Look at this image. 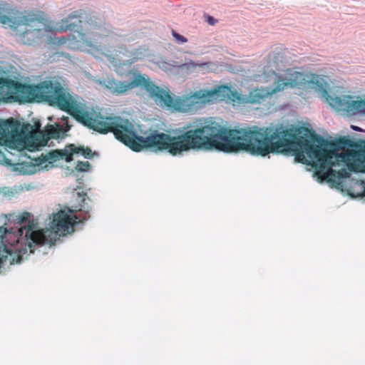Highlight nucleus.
<instances>
[{
  "label": "nucleus",
  "mask_w": 365,
  "mask_h": 365,
  "mask_svg": "<svg viewBox=\"0 0 365 365\" xmlns=\"http://www.w3.org/2000/svg\"><path fill=\"white\" fill-rule=\"evenodd\" d=\"M207 22L210 24V25H215L217 22V20L215 19L214 17L211 16H208L207 17Z\"/></svg>",
  "instance_id": "obj_18"
},
{
  "label": "nucleus",
  "mask_w": 365,
  "mask_h": 365,
  "mask_svg": "<svg viewBox=\"0 0 365 365\" xmlns=\"http://www.w3.org/2000/svg\"><path fill=\"white\" fill-rule=\"evenodd\" d=\"M297 77L299 78V81L304 80L303 75L301 73L296 72Z\"/></svg>",
  "instance_id": "obj_21"
},
{
  "label": "nucleus",
  "mask_w": 365,
  "mask_h": 365,
  "mask_svg": "<svg viewBox=\"0 0 365 365\" xmlns=\"http://www.w3.org/2000/svg\"><path fill=\"white\" fill-rule=\"evenodd\" d=\"M76 195L78 204L74 210H60L54 214L50 229L39 230L38 223L31 219L32 215L29 212L6 215V222L0 226V242L10 240L9 245L15 250H22L21 260L28 252L34 253L36 246L53 245L59 236L66 235L70 230L73 232L75 225L90 217L91 207L86 202L91 200L89 197L83 191L78 192Z\"/></svg>",
  "instance_id": "obj_2"
},
{
  "label": "nucleus",
  "mask_w": 365,
  "mask_h": 365,
  "mask_svg": "<svg viewBox=\"0 0 365 365\" xmlns=\"http://www.w3.org/2000/svg\"><path fill=\"white\" fill-rule=\"evenodd\" d=\"M359 185L363 188V191L360 194V195L361 196H365V182L364 181H361Z\"/></svg>",
  "instance_id": "obj_19"
},
{
  "label": "nucleus",
  "mask_w": 365,
  "mask_h": 365,
  "mask_svg": "<svg viewBox=\"0 0 365 365\" xmlns=\"http://www.w3.org/2000/svg\"><path fill=\"white\" fill-rule=\"evenodd\" d=\"M210 66V62H204V63H195L192 61H190L187 63H183L182 66H181V68L182 69H185V70H187V71H195L197 68H202V69H205V68H209Z\"/></svg>",
  "instance_id": "obj_12"
},
{
  "label": "nucleus",
  "mask_w": 365,
  "mask_h": 365,
  "mask_svg": "<svg viewBox=\"0 0 365 365\" xmlns=\"http://www.w3.org/2000/svg\"><path fill=\"white\" fill-rule=\"evenodd\" d=\"M67 41V38H65V37H61V38H59L58 40V43L59 44H63L66 42Z\"/></svg>",
  "instance_id": "obj_20"
},
{
  "label": "nucleus",
  "mask_w": 365,
  "mask_h": 365,
  "mask_svg": "<svg viewBox=\"0 0 365 365\" xmlns=\"http://www.w3.org/2000/svg\"><path fill=\"white\" fill-rule=\"evenodd\" d=\"M103 85L114 95L123 94L135 87L143 86L158 105L187 113H195L207 104L217 101L221 94L224 96L225 93L227 94L230 91L227 86H220L210 90L200 89L189 96L178 97L174 100L168 91L155 85L140 74L135 76L130 82L108 79Z\"/></svg>",
  "instance_id": "obj_3"
},
{
  "label": "nucleus",
  "mask_w": 365,
  "mask_h": 365,
  "mask_svg": "<svg viewBox=\"0 0 365 365\" xmlns=\"http://www.w3.org/2000/svg\"><path fill=\"white\" fill-rule=\"evenodd\" d=\"M312 140L315 144L282 126L231 130L213 121L201 126V149L226 153L244 150L266 156L292 148L295 160L314 168L321 180L331 182L349 178L350 172L354 170V164L349 161L355 153L344 148L352 145L351 140L341 138L333 143L317 134L312 135Z\"/></svg>",
  "instance_id": "obj_1"
},
{
  "label": "nucleus",
  "mask_w": 365,
  "mask_h": 365,
  "mask_svg": "<svg viewBox=\"0 0 365 365\" xmlns=\"http://www.w3.org/2000/svg\"><path fill=\"white\" fill-rule=\"evenodd\" d=\"M89 167L90 164L88 162H78L76 168L79 171H87Z\"/></svg>",
  "instance_id": "obj_15"
},
{
  "label": "nucleus",
  "mask_w": 365,
  "mask_h": 365,
  "mask_svg": "<svg viewBox=\"0 0 365 365\" xmlns=\"http://www.w3.org/2000/svg\"><path fill=\"white\" fill-rule=\"evenodd\" d=\"M351 128L354 130H356V131L360 130V129L358 127H356V126L352 125Z\"/></svg>",
  "instance_id": "obj_22"
},
{
  "label": "nucleus",
  "mask_w": 365,
  "mask_h": 365,
  "mask_svg": "<svg viewBox=\"0 0 365 365\" xmlns=\"http://www.w3.org/2000/svg\"><path fill=\"white\" fill-rule=\"evenodd\" d=\"M62 154L61 150H56L48 153L46 155H42L43 159H39L38 164L41 165L45 162L54 163L62 158Z\"/></svg>",
  "instance_id": "obj_10"
},
{
  "label": "nucleus",
  "mask_w": 365,
  "mask_h": 365,
  "mask_svg": "<svg viewBox=\"0 0 365 365\" xmlns=\"http://www.w3.org/2000/svg\"><path fill=\"white\" fill-rule=\"evenodd\" d=\"M62 158L64 159L66 162L69 163L73 160V155L72 153L68 150H61Z\"/></svg>",
  "instance_id": "obj_14"
},
{
  "label": "nucleus",
  "mask_w": 365,
  "mask_h": 365,
  "mask_svg": "<svg viewBox=\"0 0 365 365\" xmlns=\"http://www.w3.org/2000/svg\"><path fill=\"white\" fill-rule=\"evenodd\" d=\"M69 148V150L71 151V153H72V155L75 154V153H81V151L83 150V146H76L75 145L73 144H71L68 147Z\"/></svg>",
  "instance_id": "obj_16"
},
{
  "label": "nucleus",
  "mask_w": 365,
  "mask_h": 365,
  "mask_svg": "<svg viewBox=\"0 0 365 365\" xmlns=\"http://www.w3.org/2000/svg\"><path fill=\"white\" fill-rule=\"evenodd\" d=\"M298 84L297 81L289 82L285 79H278L274 82L275 87L269 91H265L263 89H254L250 91L248 96V101L250 103H260L269 95L282 91L285 87L290 86L294 87Z\"/></svg>",
  "instance_id": "obj_8"
},
{
  "label": "nucleus",
  "mask_w": 365,
  "mask_h": 365,
  "mask_svg": "<svg viewBox=\"0 0 365 365\" xmlns=\"http://www.w3.org/2000/svg\"><path fill=\"white\" fill-rule=\"evenodd\" d=\"M172 35L175 38V41L179 43H184L187 42V38L179 34L178 33H177L176 31H175L173 30L172 31Z\"/></svg>",
  "instance_id": "obj_13"
},
{
  "label": "nucleus",
  "mask_w": 365,
  "mask_h": 365,
  "mask_svg": "<svg viewBox=\"0 0 365 365\" xmlns=\"http://www.w3.org/2000/svg\"><path fill=\"white\" fill-rule=\"evenodd\" d=\"M31 126L29 123L21 124L13 118L0 120V145L11 148L22 146Z\"/></svg>",
  "instance_id": "obj_6"
},
{
  "label": "nucleus",
  "mask_w": 365,
  "mask_h": 365,
  "mask_svg": "<svg viewBox=\"0 0 365 365\" xmlns=\"http://www.w3.org/2000/svg\"><path fill=\"white\" fill-rule=\"evenodd\" d=\"M81 155L86 158H90L92 157V151L89 148H85L83 147V150L81 151Z\"/></svg>",
  "instance_id": "obj_17"
},
{
  "label": "nucleus",
  "mask_w": 365,
  "mask_h": 365,
  "mask_svg": "<svg viewBox=\"0 0 365 365\" xmlns=\"http://www.w3.org/2000/svg\"><path fill=\"white\" fill-rule=\"evenodd\" d=\"M312 84H316L319 91H322V96L329 101L331 106L339 111H344L349 115H356L358 113L365 114V100L353 101L351 96H343L331 97L329 96L327 90L324 88L322 83L317 80H311Z\"/></svg>",
  "instance_id": "obj_7"
},
{
  "label": "nucleus",
  "mask_w": 365,
  "mask_h": 365,
  "mask_svg": "<svg viewBox=\"0 0 365 365\" xmlns=\"http://www.w3.org/2000/svg\"><path fill=\"white\" fill-rule=\"evenodd\" d=\"M11 9L8 4L0 1V22L12 24L15 28L26 26V30L20 34L19 40L24 44L32 45L48 32L53 31L48 24L43 12L25 11L19 12L14 19L8 16L11 14Z\"/></svg>",
  "instance_id": "obj_5"
},
{
  "label": "nucleus",
  "mask_w": 365,
  "mask_h": 365,
  "mask_svg": "<svg viewBox=\"0 0 365 365\" xmlns=\"http://www.w3.org/2000/svg\"><path fill=\"white\" fill-rule=\"evenodd\" d=\"M77 36L74 38L77 42H82L88 46L97 43L103 38L108 36L111 33L103 21L84 10H78L70 14L66 18L57 24L56 30L66 31L74 30Z\"/></svg>",
  "instance_id": "obj_4"
},
{
  "label": "nucleus",
  "mask_w": 365,
  "mask_h": 365,
  "mask_svg": "<svg viewBox=\"0 0 365 365\" xmlns=\"http://www.w3.org/2000/svg\"><path fill=\"white\" fill-rule=\"evenodd\" d=\"M46 132L48 138L57 139L63 134V129L60 125H56V126L51 125L47 127Z\"/></svg>",
  "instance_id": "obj_11"
},
{
  "label": "nucleus",
  "mask_w": 365,
  "mask_h": 365,
  "mask_svg": "<svg viewBox=\"0 0 365 365\" xmlns=\"http://www.w3.org/2000/svg\"><path fill=\"white\" fill-rule=\"evenodd\" d=\"M284 56L280 51H274L267 56V70L264 71L265 76H276V71L280 70L283 63Z\"/></svg>",
  "instance_id": "obj_9"
}]
</instances>
